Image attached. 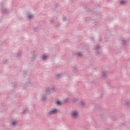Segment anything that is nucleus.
Returning <instances> with one entry per match:
<instances>
[{"instance_id": "37", "label": "nucleus", "mask_w": 130, "mask_h": 130, "mask_svg": "<svg viewBox=\"0 0 130 130\" xmlns=\"http://www.w3.org/2000/svg\"><path fill=\"white\" fill-rule=\"evenodd\" d=\"M103 96H104V94H102L101 95V97L102 98V97H103Z\"/></svg>"}, {"instance_id": "33", "label": "nucleus", "mask_w": 130, "mask_h": 130, "mask_svg": "<svg viewBox=\"0 0 130 130\" xmlns=\"http://www.w3.org/2000/svg\"><path fill=\"white\" fill-rule=\"evenodd\" d=\"M102 39H101V38H100L99 39V41L100 42L101 41H102Z\"/></svg>"}, {"instance_id": "25", "label": "nucleus", "mask_w": 130, "mask_h": 130, "mask_svg": "<svg viewBox=\"0 0 130 130\" xmlns=\"http://www.w3.org/2000/svg\"><path fill=\"white\" fill-rule=\"evenodd\" d=\"M27 109H25L24 110H23V113H26V112H27Z\"/></svg>"}, {"instance_id": "18", "label": "nucleus", "mask_w": 130, "mask_h": 130, "mask_svg": "<svg viewBox=\"0 0 130 130\" xmlns=\"http://www.w3.org/2000/svg\"><path fill=\"white\" fill-rule=\"evenodd\" d=\"M69 100H70V99H69V98H66V99H65L64 100V102L65 103H67V102H69Z\"/></svg>"}, {"instance_id": "5", "label": "nucleus", "mask_w": 130, "mask_h": 130, "mask_svg": "<svg viewBox=\"0 0 130 130\" xmlns=\"http://www.w3.org/2000/svg\"><path fill=\"white\" fill-rule=\"evenodd\" d=\"M101 47L99 46H97L94 48L95 50H96L95 53L96 55H100L101 54V51H99Z\"/></svg>"}, {"instance_id": "8", "label": "nucleus", "mask_w": 130, "mask_h": 130, "mask_svg": "<svg viewBox=\"0 0 130 130\" xmlns=\"http://www.w3.org/2000/svg\"><path fill=\"white\" fill-rule=\"evenodd\" d=\"M47 55H43L42 56V60H46V59H47Z\"/></svg>"}, {"instance_id": "13", "label": "nucleus", "mask_w": 130, "mask_h": 130, "mask_svg": "<svg viewBox=\"0 0 130 130\" xmlns=\"http://www.w3.org/2000/svg\"><path fill=\"white\" fill-rule=\"evenodd\" d=\"M57 105H59V106H60V105H61V104H62V103L60 102V101H57L56 102Z\"/></svg>"}, {"instance_id": "15", "label": "nucleus", "mask_w": 130, "mask_h": 130, "mask_svg": "<svg viewBox=\"0 0 130 130\" xmlns=\"http://www.w3.org/2000/svg\"><path fill=\"white\" fill-rule=\"evenodd\" d=\"M36 56H37V55L36 54H34L33 56L31 57V60H34L35 59V58H36Z\"/></svg>"}, {"instance_id": "29", "label": "nucleus", "mask_w": 130, "mask_h": 130, "mask_svg": "<svg viewBox=\"0 0 130 130\" xmlns=\"http://www.w3.org/2000/svg\"><path fill=\"white\" fill-rule=\"evenodd\" d=\"M62 20L63 22H64L65 21H67V19L66 18V17H63Z\"/></svg>"}, {"instance_id": "30", "label": "nucleus", "mask_w": 130, "mask_h": 130, "mask_svg": "<svg viewBox=\"0 0 130 130\" xmlns=\"http://www.w3.org/2000/svg\"><path fill=\"white\" fill-rule=\"evenodd\" d=\"M23 74H24V75H27L28 74V71H24Z\"/></svg>"}, {"instance_id": "31", "label": "nucleus", "mask_w": 130, "mask_h": 130, "mask_svg": "<svg viewBox=\"0 0 130 130\" xmlns=\"http://www.w3.org/2000/svg\"><path fill=\"white\" fill-rule=\"evenodd\" d=\"M90 39H91V41H92V42H94V38L91 37V38H90Z\"/></svg>"}, {"instance_id": "23", "label": "nucleus", "mask_w": 130, "mask_h": 130, "mask_svg": "<svg viewBox=\"0 0 130 130\" xmlns=\"http://www.w3.org/2000/svg\"><path fill=\"white\" fill-rule=\"evenodd\" d=\"M12 86L13 87H17V84L16 83H12Z\"/></svg>"}, {"instance_id": "19", "label": "nucleus", "mask_w": 130, "mask_h": 130, "mask_svg": "<svg viewBox=\"0 0 130 130\" xmlns=\"http://www.w3.org/2000/svg\"><path fill=\"white\" fill-rule=\"evenodd\" d=\"M124 4H125V1H120V5H124Z\"/></svg>"}, {"instance_id": "21", "label": "nucleus", "mask_w": 130, "mask_h": 130, "mask_svg": "<svg viewBox=\"0 0 130 130\" xmlns=\"http://www.w3.org/2000/svg\"><path fill=\"white\" fill-rule=\"evenodd\" d=\"M21 53L19 52L18 53H17L16 56H17V57H21Z\"/></svg>"}, {"instance_id": "2", "label": "nucleus", "mask_w": 130, "mask_h": 130, "mask_svg": "<svg viewBox=\"0 0 130 130\" xmlns=\"http://www.w3.org/2000/svg\"><path fill=\"white\" fill-rule=\"evenodd\" d=\"M0 5L1 6V7L2 8L1 9V11H2V14H8V13H9V10L3 8V7H4L5 4H4V3L3 2H1L0 3Z\"/></svg>"}, {"instance_id": "26", "label": "nucleus", "mask_w": 130, "mask_h": 130, "mask_svg": "<svg viewBox=\"0 0 130 130\" xmlns=\"http://www.w3.org/2000/svg\"><path fill=\"white\" fill-rule=\"evenodd\" d=\"M27 84H28V85H30L31 84V80L30 79L28 80V81L27 82Z\"/></svg>"}, {"instance_id": "39", "label": "nucleus", "mask_w": 130, "mask_h": 130, "mask_svg": "<svg viewBox=\"0 0 130 130\" xmlns=\"http://www.w3.org/2000/svg\"><path fill=\"white\" fill-rule=\"evenodd\" d=\"M99 7H100V5L98 6V8H99Z\"/></svg>"}, {"instance_id": "38", "label": "nucleus", "mask_w": 130, "mask_h": 130, "mask_svg": "<svg viewBox=\"0 0 130 130\" xmlns=\"http://www.w3.org/2000/svg\"><path fill=\"white\" fill-rule=\"evenodd\" d=\"M37 29H38V27H35L34 28V30H36Z\"/></svg>"}, {"instance_id": "14", "label": "nucleus", "mask_w": 130, "mask_h": 130, "mask_svg": "<svg viewBox=\"0 0 130 130\" xmlns=\"http://www.w3.org/2000/svg\"><path fill=\"white\" fill-rule=\"evenodd\" d=\"M56 77H57V78H58V79H60V78H62V74H57L56 75Z\"/></svg>"}, {"instance_id": "10", "label": "nucleus", "mask_w": 130, "mask_h": 130, "mask_svg": "<svg viewBox=\"0 0 130 130\" xmlns=\"http://www.w3.org/2000/svg\"><path fill=\"white\" fill-rule=\"evenodd\" d=\"M107 75V74H106V72H103V74H102V77L104 78H106V76Z\"/></svg>"}, {"instance_id": "22", "label": "nucleus", "mask_w": 130, "mask_h": 130, "mask_svg": "<svg viewBox=\"0 0 130 130\" xmlns=\"http://www.w3.org/2000/svg\"><path fill=\"white\" fill-rule=\"evenodd\" d=\"M112 120L114 121H116V120H117V118L116 117H113L112 118Z\"/></svg>"}, {"instance_id": "20", "label": "nucleus", "mask_w": 130, "mask_h": 130, "mask_svg": "<svg viewBox=\"0 0 130 130\" xmlns=\"http://www.w3.org/2000/svg\"><path fill=\"white\" fill-rule=\"evenodd\" d=\"M73 70L74 71V72H75V73H77V72H78V69H77V68H76V67H74V68H73Z\"/></svg>"}, {"instance_id": "27", "label": "nucleus", "mask_w": 130, "mask_h": 130, "mask_svg": "<svg viewBox=\"0 0 130 130\" xmlns=\"http://www.w3.org/2000/svg\"><path fill=\"white\" fill-rule=\"evenodd\" d=\"M73 101L74 102H77V101H78V99L74 98Z\"/></svg>"}, {"instance_id": "4", "label": "nucleus", "mask_w": 130, "mask_h": 130, "mask_svg": "<svg viewBox=\"0 0 130 130\" xmlns=\"http://www.w3.org/2000/svg\"><path fill=\"white\" fill-rule=\"evenodd\" d=\"M56 112H57V109H55L50 111V112H48L47 114V116H50V115H52V114H55Z\"/></svg>"}, {"instance_id": "35", "label": "nucleus", "mask_w": 130, "mask_h": 130, "mask_svg": "<svg viewBox=\"0 0 130 130\" xmlns=\"http://www.w3.org/2000/svg\"><path fill=\"white\" fill-rule=\"evenodd\" d=\"M7 62H8V60H5L4 63H7Z\"/></svg>"}, {"instance_id": "7", "label": "nucleus", "mask_w": 130, "mask_h": 130, "mask_svg": "<svg viewBox=\"0 0 130 130\" xmlns=\"http://www.w3.org/2000/svg\"><path fill=\"white\" fill-rule=\"evenodd\" d=\"M80 105L81 106H82V107H84V106H85V105H86V102H85V101H84L83 100H81L80 102Z\"/></svg>"}, {"instance_id": "1", "label": "nucleus", "mask_w": 130, "mask_h": 130, "mask_svg": "<svg viewBox=\"0 0 130 130\" xmlns=\"http://www.w3.org/2000/svg\"><path fill=\"white\" fill-rule=\"evenodd\" d=\"M50 95V89L49 87L46 88V93H44L42 95V101H46L47 100V95Z\"/></svg>"}, {"instance_id": "16", "label": "nucleus", "mask_w": 130, "mask_h": 130, "mask_svg": "<svg viewBox=\"0 0 130 130\" xmlns=\"http://www.w3.org/2000/svg\"><path fill=\"white\" fill-rule=\"evenodd\" d=\"M94 108H95V109H97V110H100V109H101V107H100V106L98 105H95L94 106Z\"/></svg>"}, {"instance_id": "12", "label": "nucleus", "mask_w": 130, "mask_h": 130, "mask_svg": "<svg viewBox=\"0 0 130 130\" xmlns=\"http://www.w3.org/2000/svg\"><path fill=\"white\" fill-rule=\"evenodd\" d=\"M76 54L78 55V56H79L80 57L83 56V54H82V52L76 53Z\"/></svg>"}, {"instance_id": "24", "label": "nucleus", "mask_w": 130, "mask_h": 130, "mask_svg": "<svg viewBox=\"0 0 130 130\" xmlns=\"http://www.w3.org/2000/svg\"><path fill=\"white\" fill-rule=\"evenodd\" d=\"M33 18V15L29 14L28 15V19H32Z\"/></svg>"}, {"instance_id": "9", "label": "nucleus", "mask_w": 130, "mask_h": 130, "mask_svg": "<svg viewBox=\"0 0 130 130\" xmlns=\"http://www.w3.org/2000/svg\"><path fill=\"white\" fill-rule=\"evenodd\" d=\"M11 124L12 126H15V125H17V121H13L11 122Z\"/></svg>"}, {"instance_id": "17", "label": "nucleus", "mask_w": 130, "mask_h": 130, "mask_svg": "<svg viewBox=\"0 0 130 130\" xmlns=\"http://www.w3.org/2000/svg\"><path fill=\"white\" fill-rule=\"evenodd\" d=\"M122 44H123V45H125L126 44V41H125V40H122Z\"/></svg>"}, {"instance_id": "11", "label": "nucleus", "mask_w": 130, "mask_h": 130, "mask_svg": "<svg viewBox=\"0 0 130 130\" xmlns=\"http://www.w3.org/2000/svg\"><path fill=\"white\" fill-rule=\"evenodd\" d=\"M125 104L127 106V107H128V108H130V102H126Z\"/></svg>"}, {"instance_id": "28", "label": "nucleus", "mask_w": 130, "mask_h": 130, "mask_svg": "<svg viewBox=\"0 0 130 130\" xmlns=\"http://www.w3.org/2000/svg\"><path fill=\"white\" fill-rule=\"evenodd\" d=\"M59 5H58V4H56L55 6V8L56 9V8H57L58 7H59Z\"/></svg>"}, {"instance_id": "34", "label": "nucleus", "mask_w": 130, "mask_h": 130, "mask_svg": "<svg viewBox=\"0 0 130 130\" xmlns=\"http://www.w3.org/2000/svg\"><path fill=\"white\" fill-rule=\"evenodd\" d=\"M53 23V20H51L50 21V23L52 24Z\"/></svg>"}, {"instance_id": "6", "label": "nucleus", "mask_w": 130, "mask_h": 130, "mask_svg": "<svg viewBox=\"0 0 130 130\" xmlns=\"http://www.w3.org/2000/svg\"><path fill=\"white\" fill-rule=\"evenodd\" d=\"M50 89V95H51L52 93H53V92H55V86L53 85H51V88L49 87Z\"/></svg>"}, {"instance_id": "36", "label": "nucleus", "mask_w": 130, "mask_h": 130, "mask_svg": "<svg viewBox=\"0 0 130 130\" xmlns=\"http://www.w3.org/2000/svg\"><path fill=\"white\" fill-rule=\"evenodd\" d=\"M121 125H125L124 122L121 123Z\"/></svg>"}, {"instance_id": "3", "label": "nucleus", "mask_w": 130, "mask_h": 130, "mask_svg": "<svg viewBox=\"0 0 130 130\" xmlns=\"http://www.w3.org/2000/svg\"><path fill=\"white\" fill-rule=\"evenodd\" d=\"M71 116L73 118H77L78 116H79V113L78 112H77V111H73L71 113Z\"/></svg>"}, {"instance_id": "32", "label": "nucleus", "mask_w": 130, "mask_h": 130, "mask_svg": "<svg viewBox=\"0 0 130 130\" xmlns=\"http://www.w3.org/2000/svg\"><path fill=\"white\" fill-rule=\"evenodd\" d=\"M60 25V24L58 23V24L56 25V27H59Z\"/></svg>"}]
</instances>
